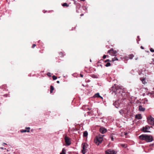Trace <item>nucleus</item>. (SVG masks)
Segmentation results:
<instances>
[{"mask_svg":"<svg viewBox=\"0 0 154 154\" xmlns=\"http://www.w3.org/2000/svg\"><path fill=\"white\" fill-rule=\"evenodd\" d=\"M105 154H116L117 152L113 150L108 149L105 151Z\"/></svg>","mask_w":154,"mask_h":154,"instance_id":"obj_5","label":"nucleus"},{"mask_svg":"<svg viewBox=\"0 0 154 154\" xmlns=\"http://www.w3.org/2000/svg\"><path fill=\"white\" fill-rule=\"evenodd\" d=\"M81 1H85V0H81Z\"/></svg>","mask_w":154,"mask_h":154,"instance_id":"obj_46","label":"nucleus"},{"mask_svg":"<svg viewBox=\"0 0 154 154\" xmlns=\"http://www.w3.org/2000/svg\"><path fill=\"white\" fill-rule=\"evenodd\" d=\"M110 61V60L109 59H107L105 61V62H106L107 61Z\"/></svg>","mask_w":154,"mask_h":154,"instance_id":"obj_33","label":"nucleus"},{"mask_svg":"<svg viewBox=\"0 0 154 154\" xmlns=\"http://www.w3.org/2000/svg\"><path fill=\"white\" fill-rule=\"evenodd\" d=\"M139 110L140 111L143 112L145 110V109L141 105H140L139 106Z\"/></svg>","mask_w":154,"mask_h":154,"instance_id":"obj_13","label":"nucleus"},{"mask_svg":"<svg viewBox=\"0 0 154 154\" xmlns=\"http://www.w3.org/2000/svg\"><path fill=\"white\" fill-rule=\"evenodd\" d=\"M65 142L66 145L69 146L71 144L70 138L67 136L65 137Z\"/></svg>","mask_w":154,"mask_h":154,"instance_id":"obj_7","label":"nucleus"},{"mask_svg":"<svg viewBox=\"0 0 154 154\" xmlns=\"http://www.w3.org/2000/svg\"><path fill=\"white\" fill-rule=\"evenodd\" d=\"M60 154H66V150L65 148H63L62 151V152L60 153Z\"/></svg>","mask_w":154,"mask_h":154,"instance_id":"obj_14","label":"nucleus"},{"mask_svg":"<svg viewBox=\"0 0 154 154\" xmlns=\"http://www.w3.org/2000/svg\"><path fill=\"white\" fill-rule=\"evenodd\" d=\"M88 110H90L91 109H89V108H88Z\"/></svg>","mask_w":154,"mask_h":154,"instance_id":"obj_45","label":"nucleus"},{"mask_svg":"<svg viewBox=\"0 0 154 154\" xmlns=\"http://www.w3.org/2000/svg\"><path fill=\"white\" fill-rule=\"evenodd\" d=\"M148 124L152 125H154V118L150 116L147 118Z\"/></svg>","mask_w":154,"mask_h":154,"instance_id":"obj_4","label":"nucleus"},{"mask_svg":"<svg viewBox=\"0 0 154 154\" xmlns=\"http://www.w3.org/2000/svg\"><path fill=\"white\" fill-rule=\"evenodd\" d=\"M4 144L7 145V144H6V143H3V145H4Z\"/></svg>","mask_w":154,"mask_h":154,"instance_id":"obj_40","label":"nucleus"},{"mask_svg":"<svg viewBox=\"0 0 154 154\" xmlns=\"http://www.w3.org/2000/svg\"><path fill=\"white\" fill-rule=\"evenodd\" d=\"M52 78L53 80H55L57 79V77L54 75L53 76Z\"/></svg>","mask_w":154,"mask_h":154,"instance_id":"obj_25","label":"nucleus"},{"mask_svg":"<svg viewBox=\"0 0 154 154\" xmlns=\"http://www.w3.org/2000/svg\"><path fill=\"white\" fill-rule=\"evenodd\" d=\"M26 129L29 130L30 129V128L29 127H27L26 128Z\"/></svg>","mask_w":154,"mask_h":154,"instance_id":"obj_38","label":"nucleus"},{"mask_svg":"<svg viewBox=\"0 0 154 154\" xmlns=\"http://www.w3.org/2000/svg\"><path fill=\"white\" fill-rule=\"evenodd\" d=\"M134 56L133 54H131L128 55V59H132L134 57Z\"/></svg>","mask_w":154,"mask_h":154,"instance_id":"obj_17","label":"nucleus"},{"mask_svg":"<svg viewBox=\"0 0 154 154\" xmlns=\"http://www.w3.org/2000/svg\"><path fill=\"white\" fill-rule=\"evenodd\" d=\"M106 55H104L103 56V59H105V58H106Z\"/></svg>","mask_w":154,"mask_h":154,"instance_id":"obj_32","label":"nucleus"},{"mask_svg":"<svg viewBox=\"0 0 154 154\" xmlns=\"http://www.w3.org/2000/svg\"><path fill=\"white\" fill-rule=\"evenodd\" d=\"M139 138L141 140H145L147 142H149L153 140L152 136L150 135L142 134L139 136Z\"/></svg>","mask_w":154,"mask_h":154,"instance_id":"obj_1","label":"nucleus"},{"mask_svg":"<svg viewBox=\"0 0 154 154\" xmlns=\"http://www.w3.org/2000/svg\"><path fill=\"white\" fill-rule=\"evenodd\" d=\"M104 135H99L97 136L94 139V142L97 145H98L101 143L103 140V137Z\"/></svg>","mask_w":154,"mask_h":154,"instance_id":"obj_2","label":"nucleus"},{"mask_svg":"<svg viewBox=\"0 0 154 154\" xmlns=\"http://www.w3.org/2000/svg\"><path fill=\"white\" fill-rule=\"evenodd\" d=\"M122 146L124 147H125V145H122Z\"/></svg>","mask_w":154,"mask_h":154,"instance_id":"obj_42","label":"nucleus"},{"mask_svg":"<svg viewBox=\"0 0 154 154\" xmlns=\"http://www.w3.org/2000/svg\"><path fill=\"white\" fill-rule=\"evenodd\" d=\"M36 46V45L35 44H33L32 46V48H34Z\"/></svg>","mask_w":154,"mask_h":154,"instance_id":"obj_31","label":"nucleus"},{"mask_svg":"<svg viewBox=\"0 0 154 154\" xmlns=\"http://www.w3.org/2000/svg\"><path fill=\"white\" fill-rule=\"evenodd\" d=\"M47 75L49 77H51V74L50 72H48L47 73Z\"/></svg>","mask_w":154,"mask_h":154,"instance_id":"obj_29","label":"nucleus"},{"mask_svg":"<svg viewBox=\"0 0 154 154\" xmlns=\"http://www.w3.org/2000/svg\"><path fill=\"white\" fill-rule=\"evenodd\" d=\"M100 132L102 134L106 133L107 131L106 129L103 127H101L100 129Z\"/></svg>","mask_w":154,"mask_h":154,"instance_id":"obj_10","label":"nucleus"},{"mask_svg":"<svg viewBox=\"0 0 154 154\" xmlns=\"http://www.w3.org/2000/svg\"><path fill=\"white\" fill-rule=\"evenodd\" d=\"M150 51H151L152 52H154V50H153L152 48H150Z\"/></svg>","mask_w":154,"mask_h":154,"instance_id":"obj_30","label":"nucleus"},{"mask_svg":"<svg viewBox=\"0 0 154 154\" xmlns=\"http://www.w3.org/2000/svg\"><path fill=\"white\" fill-rule=\"evenodd\" d=\"M82 153L83 154H85L86 153V150L87 148V145L85 143H82Z\"/></svg>","mask_w":154,"mask_h":154,"instance_id":"obj_6","label":"nucleus"},{"mask_svg":"<svg viewBox=\"0 0 154 154\" xmlns=\"http://www.w3.org/2000/svg\"><path fill=\"white\" fill-rule=\"evenodd\" d=\"M88 135V132L86 131H84L83 133V136L84 137H86Z\"/></svg>","mask_w":154,"mask_h":154,"instance_id":"obj_18","label":"nucleus"},{"mask_svg":"<svg viewBox=\"0 0 154 154\" xmlns=\"http://www.w3.org/2000/svg\"><path fill=\"white\" fill-rule=\"evenodd\" d=\"M140 48L141 49H144V48L142 46H141L140 47Z\"/></svg>","mask_w":154,"mask_h":154,"instance_id":"obj_34","label":"nucleus"},{"mask_svg":"<svg viewBox=\"0 0 154 154\" xmlns=\"http://www.w3.org/2000/svg\"><path fill=\"white\" fill-rule=\"evenodd\" d=\"M92 77L94 78H95V75H92Z\"/></svg>","mask_w":154,"mask_h":154,"instance_id":"obj_39","label":"nucleus"},{"mask_svg":"<svg viewBox=\"0 0 154 154\" xmlns=\"http://www.w3.org/2000/svg\"><path fill=\"white\" fill-rule=\"evenodd\" d=\"M150 127L148 126H146L145 127H143L142 128V130L144 132H150L149 131H148L147 130L149 129Z\"/></svg>","mask_w":154,"mask_h":154,"instance_id":"obj_9","label":"nucleus"},{"mask_svg":"<svg viewBox=\"0 0 154 154\" xmlns=\"http://www.w3.org/2000/svg\"><path fill=\"white\" fill-rule=\"evenodd\" d=\"M62 5L63 6V7H64V6H66V7H68V6H69V5H68V4H67V3H64Z\"/></svg>","mask_w":154,"mask_h":154,"instance_id":"obj_21","label":"nucleus"},{"mask_svg":"<svg viewBox=\"0 0 154 154\" xmlns=\"http://www.w3.org/2000/svg\"><path fill=\"white\" fill-rule=\"evenodd\" d=\"M112 90L113 92H114L116 94H122V90L121 88L117 87L115 88V89L113 88Z\"/></svg>","mask_w":154,"mask_h":154,"instance_id":"obj_3","label":"nucleus"},{"mask_svg":"<svg viewBox=\"0 0 154 154\" xmlns=\"http://www.w3.org/2000/svg\"><path fill=\"white\" fill-rule=\"evenodd\" d=\"M119 100L116 101L113 103V105L116 108H118L119 107L120 104L119 102Z\"/></svg>","mask_w":154,"mask_h":154,"instance_id":"obj_11","label":"nucleus"},{"mask_svg":"<svg viewBox=\"0 0 154 154\" xmlns=\"http://www.w3.org/2000/svg\"><path fill=\"white\" fill-rule=\"evenodd\" d=\"M58 83H59V82H59V81H58Z\"/></svg>","mask_w":154,"mask_h":154,"instance_id":"obj_51","label":"nucleus"},{"mask_svg":"<svg viewBox=\"0 0 154 154\" xmlns=\"http://www.w3.org/2000/svg\"><path fill=\"white\" fill-rule=\"evenodd\" d=\"M0 149H4V148L2 147H1Z\"/></svg>","mask_w":154,"mask_h":154,"instance_id":"obj_41","label":"nucleus"},{"mask_svg":"<svg viewBox=\"0 0 154 154\" xmlns=\"http://www.w3.org/2000/svg\"><path fill=\"white\" fill-rule=\"evenodd\" d=\"M137 38L138 39H139V40H138L137 39V42L138 44H139V42H138L139 41H140V38H139V36H137Z\"/></svg>","mask_w":154,"mask_h":154,"instance_id":"obj_27","label":"nucleus"},{"mask_svg":"<svg viewBox=\"0 0 154 154\" xmlns=\"http://www.w3.org/2000/svg\"><path fill=\"white\" fill-rule=\"evenodd\" d=\"M84 8H85V9H87V8H86V7H84Z\"/></svg>","mask_w":154,"mask_h":154,"instance_id":"obj_47","label":"nucleus"},{"mask_svg":"<svg viewBox=\"0 0 154 154\" xmlns=\"http://www.w3.org/2000/svg\"><path fill=\"white\" fill-rule=\"evenodd\" d=\"M154 145L153 144H151L150 145V146H153Z\"/></svg>","mask_w":154,"mask_h":154,"instance_id":"obj_36","label":"nucleus"},{"mask_svg":"<svg viewBox=\"0 0 154 154\" xmlns=\"http://www.w3.org/2000/svg\"><path fill=\"white\" fill-rule=\"evenodd\" d=\"M110 63L109 62H108L105 65V66L106 67H108L110 66Z\"/></svg>","mask_w":154,"mask_h":154,"instance_id":"obj_24","label":"nucleus"},{"mask_svg":"<svg viewBox=\"0 0 154 154\" xmlns=\"http://www.w3.org/2000/svg\"><path fill=\"white\" fill-rule=\"evenodd\" d=\"M80 75L81 77H83V75L82 74H80Z\"/></svg>","mask_w":154,"mask_h":154,"instance_id":"obj_35","label":"nucleus"},{"mask_svg":"<svg viewBox=\"0 0 154 154\" xmlns=\"http://www.w3.org/2000/svg\"><path fill=\"white\" fill-rule=\"evenodd\" d=\"M137 58H136V60H137Z\"/></svg>","mask_w":154,"mask_h":154,"instance_id":"obj_50","label":"nucleus"},{"mask_svg":"<svg viewBox=\"0 0 154 154\" xmlns=\"http://www.w3.org/2000/svg\"><path fill=\"white\" fill-rule=\"evenodd\" d=\"M90 61L91 62V59H90Z\"/></svg>","mask_w":154,"mask_h":154,"instance_id":"obj_48","label":"nucleus"},{"mask_svg":"<svg viewBox=\"0 0 154 154\" xmlns=\"http://www.w3.org/2000/svg\"><path fill=\"white\" fill-rule=\"evenodd\" d=\"M108 53H109L111 55L113 56L114 54L116 53V51L114 50L112 48L108 51Z\"/></svg>","mask_w":154,"mask_h":154,"instance_id":"obj_8","label":"nucleus"},{"mask_svg":"<svg viewBox=\"0 0 154 154\" xmlns=\"http://www.w3.org/2000/svg\"><path fill=\"white\" fill-rule=\"evenodd\" d=\"M118 60V59L117 57H115L113 58H112V61L114 62L115 60Z\"/></svg>","mask_w":154,"mask_h":154,"instance_id":"obj_23","label":"nucleus"},{"mask_svg":"<svg viewBox=\"0 0 154 154\" xmlns=\"http://www.w3.org/2000/svg\"><path fill=\"white\" fill-rule=\"evenodd\" d=\"M141 81H142V83L143 84H145V79H142L141 80Z\"/></svg>","mask_w":154,"mask_h":154,"instance_id":"obj_28","label":"nucleus"},{"mask_svg":"<svg viewBox=\"0 0 154 154\" xmlns=\"http://www.w3.org/2000/svg\"><path fill=\"white\" fill-rule=\"evenodd\" d=\"M142 117L140 114H138L135 115V118L137 119H141Z\"/></svg>","mask_w":154,"mask_h":154,"instance_id":"obj_12","label":"nucleus"},{"mask_svg":"<svg viewBox=\"0 0 154 154\" xmlns=\"http://www.w3.org/2000/svg\"><path fill=\"white\" fill-rule=\"evenodd\" d=\"M54 88L53 86L52 85H51L50 86V93H51L53 92V91L54 90Z\"/></svg>","mask_w":154,"mask_h":154,"instance_id":"obj_16","label":"nucleus"},{"mask_svg":"<svg viewBox=\"0 0 154 154\" xmlns=\"http://www.w3.org/2000/svg\"><path fill=\"white\" fill-rule=\"evenodd\" d=\"M59 55H60V56L61 57H63L64 56V55L63 54V53L62 52H60L59 53Z\"/></svg>","mask_w":154,"mask_h":154,"instance_id":"obj_22","label":"nucleus"},{"mask_svg":"<svg viewBox=\"0 0 154 154\" xmlns=\"http://www.w3.org/2000/svg\"><path fill=\"white\" fill-rule=\"evenodd\" d=\"M95 97H100L102 98V97H101L99 94V93H97V94H95Z\"/></svg>","mask_w":154,"mask_h":154,"instance_id":"obj_20","label":"nucleus"},{"mask_svg":"<svg viewBox=\"0 0 154 154\" xmlns=\"http://www.w3.org/2000/svg\"><path fill=\"white\" fill-rule=\"evenodd\" d=\"M110 138L111 140L112 141H113L114 140L113 137L112 135H110Z\"/></svg>","mask_w":154,"mask_h":154,"instance_id":"obj_26","label":"nucleus"},{"mask_svg":"<svg viewBox=\"0 0 154 154\" xmlns=\"http://www.w3.org/2000/svg\"><path fill=\"white\" fill-rule=\"evenodd\" d=\"M29 132V130H28L27 131L26 129H23L21 131V132L22 133H25V132Z\"/></svg>","mask_w":154,"mask_h":154,"instance_id":"obj_19","label":"nucleus"},{"mask_svg":"<svg viewBox=\"0 0 154 154\" xmlns=\"http://www.w3.org/2000/svg\"><path fill=\"white\" fill-rule=\"evenodd\" d=\"M73 1H74V4L75 5H76V2L75 1V0H73Z\"/></svg>","mask_w":154,"mask_h":154,"instance_id":"obj_37","label":"nucleus"},{"mask_svg":"<svg viewBox=\"0 0 154 154\" xmlns=\"http://www.w3.org/2000/svg\"><path fill=\"white\" fill-rule=\"evenodd\" d=\"M82 85L83 86H84V85L83 84Z\"/></svg>","mask_w":154,"mask_h":154,"instance_id":"obj_49","label":"nucleus"},{"mask_svg":"<svg viewBox=\"0 0 154 154\" xmlns=\"http://www.w3.org/2000/svg\"><path fill=\"white\" fill-rule=\"evenodd\" d=\"M83 15H84V14H81V15H81V16H83Z\"/></svg>","mask_w":154,"mask_h":154,"instance_id":"obj_43","label":"nucleus"},{"mask_svg":"<svg viewBox=\"0 0 154 154\" xmlns=\"http://www.w3.org/2000/svg\"><path fill=\"white\" fill-rule=\"evenodd\" d=\"M119 113L121 115H122V116H123V114L125 113V111L122 109L120 110L119 111Z\"/></svg>","mask_w":154,"mask_h":154,"instance_id":"obj_15","label":"nucleus"},{"mask_svg":"<svg viewBox=\"0 0 154 154\" xmlns=\"http://www.w3.org/2000/svg\"><path fill=\"white\" fill-rule=\"evenodd\" d=\"M127 134V133H125V135H126Z\"/></svg>","mask_w":154,"mask_h":154,"instance_id":"obj_44","label":"nucleus"}]
</instances>
